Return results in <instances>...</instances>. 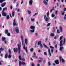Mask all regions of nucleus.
Instances as JSON below:
<instances>
[{
	"mask_svg": "<svg viewBox=\"0 0 66 66\" xmlns=\"http://www.w3.org/2000/svg\"><path fill=\"white\" fill-rule=\"evenodd\" d=\"M4 41V43L5 44H6V43H7V42H6V40H5Z\"/></svg>",
	"mask_w": 66,
	"mask_h": 66,
	"instance_id": "56",
	"label": "nucleus"
},
{
	"mask_svg": "<svg viewBox=\"0 0 66 66\" xmlns=\"http://www.w3.org/2000/svg\"><path fill=\"white\" fill-rule=\"evenodd\" d=\"M21 38L22 40V45H23V36H21Z\"/></svg>",
	"mask_w": 66,
	"mask_h": 66,
	"instance_id": "8",
	"label": "nucleus"
},
{
	"mask_svg": "<svg viewBox=\"0 0 66 66\" xmlns=\"http://www.w3.org/2000/svg\"><path fill=\"white\" fill-rule=\"evenodd\" d=\"M55 14L56 15H57V11H55Z\"/></svg>",
	"mask_w": 66,
	"mask_h": 66,
	"instance_id": "46",
	"label": "nucleus"
},
{
	"mask_svg": "<svg viewBox=\"0 0 66 66\" xmlns=\"http://www.w3.org/2000/svg\"><path fill=\"white\" fill-rule=\"evenodd\" d=\"M54 10H55V9H54V7H53L52 8V9L51 10H50V13H51L53 11H54Z\"/></svg>",
	"mask_w": 66,
	"mask_h": 66,
	"instance_id": "25",
	"label": "nucleus"
},
{
	"mask_svg": "<svg viewBox=\"0 0 66 66\" xmlns=\"http://www.w3.org/2000/svg\"><path fill=\"white\" fill-rule=\"evenodd\" d=\"M54 34L53 33H51L50 35L51 36H52L53 37V36H54Z\"/></svg>",
	"mask_w": 66,
	"mask_h": 66,
	"instance_id": "22",
	"label": "nucleus"
},
{
	"mask_svg": "<svg viewBox=\"0 0 66 66\" xmlns=\"http://www.w3.org/2000/svg\"><path fill=\"white\" fill-rule=\"evenodd\" d=\"M57 35H56L54 37V38L55 39H56L57 38Z\"/></svg>",
	"mask_w": 66,
	"mask_h": 66,
	"instance_id": "32",
	"label": "nucleus"
},
{
	"mask_svg": "<svg viewBox=\"0 0 66 66\" xmlns=\"http://www.w3.org/2000/svg\"><path fill=\"white\" fill-rule=\"evenodd\" d=\"M50 48H51V49H52L51 50V53H52L53 52V49H54V47H53V46H50Z\"/></svg>",
	"mask_w": 66,
	"mask_h": 66,
	"instance_id": "5",
	"label": "nucleus"
},
{
	"mask_svg": "<svg viewBox=\"0 0 66 66\" xmlns=\"http://www.w3.org/2000/svg\"><path fill=\"white\" fill-rule=\"evenodd\" d=\"M6 4V3L4 2L3 4H2L1 5V6L2 7H4V6Z\"/></svg>",
	"mask_w": 66,
	"mask_h": 66,
	"instance_id": "19",
	"label": "nucleus"
},
{
	"mask_svg": "<svg viewBox=\"0 0 66 66\" xmlns=\"http://www.w3.org/2000/svg\"><path fill=\"white\" fill-rule=\"evenodd\" d=\"M42 41H39L38 43V45H39L40 44H42Z\"/></svg>",
	"mask_w": 66,
	"mask_h": 66,
	"instance_id": "28",
	"label": "nucleus"
},
{
	"mask_svg": "<svg viewBox=\"0 0 66 66\" xmlns=\"http://www.w3.org/2000/svg\"><path fill=\"white\" fill-rule=\"evenodd\" d=\"M43 45H44V48H46V49H48V46H47L46 45H45V44H43Z\"/></svg>",
	"mask_w": 66,
	"mask_h": 66,
	"instance_id": "24",
	"label": "nucleus"
},
{
	"mask_svg": "<svg viewBox=\"0 0 66 66\" xmlns=\"http://www.w3.org/2000/svg\"><path fill=\"white\" fill-rule=\"evenodd\" d=\"M60 31L61 32H62V27H60Z\"/></svg>",
	"mask_w": 66,
	"mask_h": 66,
	"instance_id": "31",
	"label": "nucleus"
},
{
	"mask_svg": "<svg viewBox=\"0 0 66 66\" xmlns=\"http://www.w3.org/2000/svg\"><path fill=\"white\" fill-rule=\"evenodd\" d=\"M19 66H21V65H26V63L23 62H22L20 61H19Z\"/></svg>",
	"mask_w": 66,
	"mask_h": 66,
	"instance_id": "3",
	"label": "nucleus"
},
{
	"mask_svg": "<svg viewBox=\"0 0 66 66\" xmlns=\"http://www.w3.org/2000/svg\"><path fill=\"white\" fill-rule=\"evenodd\" d=\"M21 60H22L23 61H25V59L24 58H23Z\"/></svg>",
	"mask_w": 66,
	"mask_h": 66,
	"instance_id": "45",
	"label": "nucleus"
},
{
	"mask_svg": "<svg viewBox=\"0 0 66 66\" xmlns=\"http://www.w3.org/2000/svg\"><path fill=\"white\" fill-rule=\"evenodd\" d=\"M8 32H9V31L7 30H5V33L6 34H7L8 33Z\"/></svg>",
	"mask_w": 66,
	"mask_h": 66,
	"instance_id": "30",
	"label": "nucleus"
},
{
	"mask_svg": "<svg viewBox=\"0 0 66 66\" xmlns=\"http://www.w3.org/2000/svg\"><path fill=\"white\" fill-rule=\"evenodd\" d=\"M51 24V23H49L47 25V27L49 26Z\"/></svg>",
	"mask_w": 66,
	"mask_h": 66,
	"instance_id": "36",
	"label": "nucleus"
},
{
	"mask_svg": "<svg viewBox=\"0 0 66 66\" xmlns=\"http://www.w3.org/2000/svg\"><path fill=\"white\" fill-rule=\"evenodd\" d=\"M35 35H36V36H37V35H38V34H37V33L36 32V33H35Z\"/></svg>",
	"mask_w": 66,
	"mask_h": 66,
	"instance_id": "62",
	"label": "nucleus"
},
{
	"mask_svg": "<svg viewBox=\"0 0 66 66\" xmlns=\"http://www.w3.org/2000/svg\"><path fill=\"white\" fill-rule=\"evenodd\" d=\"M37 14H38V12H37V13H35V14L33 15V16H36Z\"/></svg>",
	"mask_w": 66,
	"mask_h": 66,
	"instance_id": "47",
	"label": "nucleus"
},
{
	"mask_svg": "<svg viewBox=\"0 0 66 66\" xmlns=\"http://www.w3.org/2000/svg\"><path fill=\"white\" fill-rule=\"evenodd\" d=\"M55 63L56 64H59V60H55Z\"/></svg>",
	"mask_w": 66,
	"mask_h": 66,
	"instance_id": "13",
	"label": "nucleus"
},
{
	"mask_svg": "<svg viewBox=\"0 0 66 66\" xmlns=\"http://www.w3.org/2000/svg\"><path fill=\"white\" fill-rule=\"evenodd\" d=\"M12 16L14 17V16H15V12H12Z\"/></svg>",
	"mask_w": 66,
	"mask_h": 66,
	"instance_id": "21",
	"label": "nucleus"
},
{
	"mask_svg": "<svg viewBox=\"0 0 66 66\" xmlns=\"http://www.w3.org/2000/svg\"><path fill=\"white\" fill-rule=\"evenodd\" d=\"M62 43H63V40H61L60 42V45L61 47L60 48L59 50H60V51H62L63 49V47H62V46H63Z\"/></svg>",
	"mask_w": 66,
	"mask_h": 66,
	"instance_id": "1",
	"label": "nucleus"
},
{
	"mask_svg": "<svg viewBox=\"0 0 66 66\" xmlns=\"http://www.w3.org/2000/svg\"><path fill=\"white\" fill-rule=\"evenodd\" d=\"M30 51L31 52H32L33 51V48H32L30 49Z\"/></svg>",
	"mask_w": 66,
	"mask_h": 66,
	"instance_id": "39",
	"label": "nucleus"
},
{
	"mask_svg": "<svg viewBox=\"0 0 66 66\" xmlns=\"http://www.w3.org/2000/svg\"><path fill=\"white\" fill-rule=\"evenodd\" d=\"M53 32H54L55 31V28H54V27H53Z\"/></svg>",
	"mask_w": 66,
	"mask_h": 66,
	"instance_id": "40",
	"label": "nucleus"
},
{
	"mask_svg": "<svg viewBox=\"0 0 66 66\" xmlns=\"http://www.w3.org/2000/svg\"><path fill=\"white\" fill-rule=\"evenodd\" d=\"M57 33H58L59 34L60 33V30H59V29L57 30Z\"/></svg>",
	"mask_w": 66,
	"mask_h": 66,
	"instance_id": "44",
	"label": "nucleus"
},
{
	"mask_svg": "<svg viewBox=\"0 0 66 66\" xmlns=\"http://www.w3.org/2000/svg\"><path fill=\"white\" fill-rule=\"evenodd\" d=\"M15 20L14 19L13 20V25L14 26H17V24L16 23V22H15Z\"/></svg>",
	"mask_w": 66,
	"mask_h": 66,
	"instance_id": "9",
	"label": "nucleus"
},
{
	"mask_svg": "<svg viewBox=\"0 0 66 66\" xmlns=\"http://www.w3.org/2000/svg\"><path fill=\"white\" fill-rule=\"evenodd\" d=\"M44 54L45 55H47V52H44Z\"/></svg>",
	"mask_w": 66,
	"mask_h": 66,
	"instance_id": "35",
	"label": "nucleus"
},
{
	"mask_svg": "<svg viewBox=\"0 0 66 66\" xmlns=\"http://www.w3.org/2000/svg\"><path fill=\"white\" fill-rule=\"evenodd\" d=\"M64 13H65V12H63L62 13V16H64Z\"/></svg>",
	"mask_w": 66,
	"mask_h": 66,
	"instance_id": "54",
	"label": "nucleus"
},
{
	"mask_svg": "<svg viewBox=\"0 0 66 66\" xmlns=\"http://www.w3.org/2000/svg\"><path fill=\"white\" fill-rule=\"evenodd\" d=\"M35 31V30H34V29H32V30H31L30 31V32H34Z\"/></svg>",
	"mask_w": 66,
	"mask_h": 66,
	"instance_id": "34",
	"label": "nucleus"
},
{
	"mask_svg": "<svg viewBox=\"0 0 66 66\" xmlns=\"http://www.w3.org/2000/svg\"><path fill=\"white\" fill-rule=\"evenodd\" d=\"M16 28H17V29H15V31L16 33H19V30L18 29V27H16Z\"/></svg>",
	"mask_w": 66,
	"mask_h": 66,
	"instance_id": "15",
	"label": "nucleus"
},
{
	"mask_svg": "<svg viewBox=\"0 0 66 66\" xmlns=\"http://www.w3.org/2000/svg\"><path fill=\"white\" fill-rule=\"evenodd\" d=\"M55 15H54V14H52V17H54Z\"/></svg>",
	"mask_w": 66,
	"mask_h": 66,
	"instance_id": "58",
	"label": "nucleus"
},
{
	"mask_svg": "<svg viewBox=\"0 0 66 66\" xmlns=\"http://www.w3.org/2000/svg\"><path fill=\"white\" fill-rule=\"evenodd\" d=\"M2 14L3 16H6V13L4 12H2Z\"/></svg>",
	"mask_w": 66,
	"mask_h": 66,
	"instance_id": "10",
	"label": "nucleus"
},
{
	"mask_svg": "<svg viewBox=\"0 0 66 66\" xmlns=\"http://www.w3.org/2000/svg\"><path fill=\"white\" fill-rule=\"evenodd\" d=\"M19 59L20 60H22V59H21V55L19 56Z\"/></svg>",
	"mask_w": 66,
	"mask_h": 66,
	"instance_id": "33",
	"label": "nucleus"
},
{
	"mask_svg": "<svg viewBox=\"0 0 66 66\" xmlns=\"http://www.w3.org/2000/svg\"><path fill=\"white\" fill-rule=\"evenodd\" d=\"M4 1H5V0H0V3H2Z\"/></svg>",
	"mask_w": 66,
	"mask_h": 66,
	"instance_id": "37",
	"label": "nucleus"
},
{
	"mask_svg": "<svg viewBox=\"0 0 66 66\" xmlns=\"http://www.w3.org/2000/svg\"><path fill=\"white\" fill-rule=\"evenodd\" d=\"M5 39H6L5 37H2V39L3 41H4Z\"/></svg>",
	"mask_w": 66,
	"mask_h": 66,
	"instance_id": "18",
	"label": "nucleus"
},
{
	"mask_svg": "<svg viewBox=\"0 0 66 66\" xmlns=\"http://www.w3.org/2000/svg\"><path fill=\"white\" fill-rule=\"evenodd\" d=\"M5 10V9L4 8H3L2 12H4V11Z\"/></svg>",
	"mask_w": 66,
	"mask_h": 66,
	"instance_id": "53",
	"label": "nucleus"
},
{
	"mask_svg": "<svg viewBox=\"0 0 66 66\" xmlns=\"http://www.w3.org/2000/svg\"><path fill=\"white\" fill-rule=\"evenodd\" d=\"M10 17L12 18V15H11V13H10Z\"/></svg>",
	"mask_w": 66,
	"mask_h": 66,
	"instance_id": "63",
	"label": "nucleus"
},
{
	"mask_svg": "<svg viewBox=\"0 0 66 66\" xmlns=\"http://www.w3.org/2000/svg\"><path fill=\"white\" fill-rule=\"evenodd\" d=\"M40 46L41 48H43V45H42V44H41L40 45Z\"/></svg>",
	"mask_w": 66,
	"mask_h": 66,
	"instance_id": "52",
	"label": "nucleus"
},
{
	"mask_svg": "<svg viewBox=\"0 0 66 66\" xmlns=\"http://www.w3.org/2000/svg\"><path fill=\"white\" fill-rule=\"evenodd\" d=\"M45 19L46 21H47L49 20V19L48 18H47V17H46V18Z\"/></svg>",
	"mask_w": 66,
	"mask_h": 66,
	"instance_id": "26",
	"label": "nucleus"
},
{
	"mask_svg": "<svg viewBox=\"0 0 66 66\" xmlns=\"http://www.w3.org/2000/svg\"><path fill=\"white\" fill-rule=\"evenodd\" d=\"M34 20H35V19L34 18H31V21H34Z\"/></svg>",
	"mask_w": 66,
	"mask_h": 66,
	"instance_id": "48",
	"label": "nucleus"
},
{
	"mask_svg": "<svg viewBox=\"0 0 66 66\" xmlns=\"http://www.w3.org/2000/svg\"><path fill=\"white\" fill-rule=\"evenodd\" d=\"M10 8L11 9H13V6H11Z\"/></svg>",
	"mask_w": 66,
	"mask_h": 66,
	"instance_id": "59",
	"label": "nucleus"
},
{
	"mask_svg": "<svg viewBox=\"0 0 66 66\" xmlns=\"http://www.w3.org/2000/svg\"><path fill=\"white\" fill-rule=\"evenodd\" d=\"M13 50L15 52H18V48H17L16 49L14 48Z\"/></svg>",
	"mask_w": 66,
	"mask_h": 66,
	"instance_id": "11",
	"label": "nucleus"
},
{
	"mask_svg": "<svg viewBox=\"0 0 66 66\" xmlns=\"http://www.w3.org/2000/svg\"><path fill=\"white\" fill-rule=\"evenodd\" d=\"M46 15H44V19H45V18H46Z\"/></svg>",
	"mask_w": 66,
	"mask_h": 66,
	"instance_id": "50",
	"label": "nucleus"
},
{
	"mask_svg": "<svg viewBox=\"0 0 66 66\" xmlns=\"http://www.w3.org/2000/svg\"><path fill=\"white\" fill-rule=\"evenodd\" d=\"M18 47L19 53L20 54V47H21V45L20 44H18Z\"/></svg>",
	"mask_w": 66,
	"mask_h": 66,
	"instance_id": "4",
	"label": "nucleus"
},
{
	"mask_svg": "<svg viewBox=\"0 0 66 66\" xmlns=\"http://www.w3.org/2000/svg\"><path fill=\"white\" fill-rule=\"evenodd\" d=\"M6 18H7V20L10 19V16H9V15H7Z\"/></svg>",
	"mask_w": 66,
	"mask_h": 66,
	"instance_id": "27",
	"label": "nucleus"
},
{
	"mask_svg": "<svg viewBox=\"0 0 66 66\" xmlns=\"http://www.w3.org/2000/svg\"><path fill=\"white\" fill-rule=\"evenodd\" d=\"M48 53L49 54V55L50 56V57L51 56V53L50 52V49H48Z\"/></svg>",
	"mask_w": 66,
	"mask_h": 66,
	"instance_id": "12",
	"label": "nucleus"
},
{
	"mask_svg": "<svg viewBox=\"0 0 66 66\" xmlns=\"http://www.w3.org/2000/svg\"><path fill=\"white\" fill-rule=\"evenodd\" d=\"M62 38H63V36H62L60 38V39H59V41H60V40H61V39H62Z\"/></svg>",
	"mask_w": 66,
	"mask_h": 66,
	"instance_id": "38",
	"label": "nucleus"
},
{
	"mask_svg": "<svg viewBox=\"0 0 66 66\" xmlns=\"http://www.w3.org/2000/svg\"><path fill=\"white\" fill-rule=\"evenodd\" d=\"M49 12H48L47 13V16L48 17H49Z\"/></svg>",
	"mask_w": 66,
	"mask_h": 66,
	"instance_id": "43",
	"label": "nucleus"
},
{
	"mask_svg": "<svg viewBox=\"0 0 66 66\" xmlns=\"http://www.w3.org/2000/svg\"><path fill=\"white\" fill-rule=\"evenodd\" d=\"M25 42L26 44V45H27V44L28 43V39H25Z\"/></svg>",
	"mask_w": 66,
	"mask_h": 66,
	"instance_id": "23",
	"label": "nucleus"
},
{
	"mask_svg": "<svg viewBox=\"0 0 66 66\" xmlns=\"http://www.w3.org/2000/svg\"><path fill=\"white\" fill-rule=\"evenodd\" d=\"M32 66H35V64H34V63H32L31 64Z\"/></svg>",
	"mask_w": 66,
	"mask_h": 66,
	"instance_id": "57",
	"label": "nucleus"
},
{
	"mask_svg": "<svg viewBox=\"0 0 66 66\" xmlns=\"http://www.w3.org/2000/svg\"><path fill=\"white\" fill-rule=\"evenodd\" d=\"M8 52L9 53V55H8V58L9 59H10V58H11V57H12V52H11L10 49L9 50Z\"/></svg>",
	"mask_w": 66,
	"mask_h": 66,
	"instance_id": "2",
	"label": "nucleus"
},
{
	"mask_svg": "<svg viewBox=\"0 0 66 66\" xmlns=\"http://www.w3.org/2000/svg\"><path fill=\"white\" fill-rule=\"evenodd\" d=\"M43 3L45 5H47V2L45 0H44L43 2Z\"/></svg>",
	"mask_w": 66,
	"mask_h": 66,
	"instance_id": "17",
	"label": "nucleus"
},
{
	"mask_svg": "<svg viewBox=\"0 0 66 66\" xmlns=\"http://www.w3.org/2000/svg\"><path fill=\"white\" fill-rule=\"evenodd\" d=\"M7 57H8V53H6L5 55L4 58L5 59H7Z\"/></svg>",
	"mask_w": 66,
	"mask_h": 66,
	"instance_id": "16",
	"label": "nucleus"
},
{
	"mask_svg": "<svg viewBox=\"0 0 66 66\" xmlns=\"http://www.w3.org/2000/svg\"><path fill=\"white\" fill-rule=\"evenodd\" d=\"M45 42H46L47 40H48V38H46L45 39Z\"/></svg>",
	"mask_w": 66,
	"mask_h": 66,
	"instance_id": "51",
	"label": "nucleus"
},
{
	"mask_svg": "<svg viewBox=\"0 0 66 66\" xmlns=\"http://www.w3.org/2000/svg\"><path fill=\"white\" fill-rule=\"evenodd\" d=\"M59 59H60V61H62V63H64L65 62V61L62 58V57H59Z\"/></svg>",
	"mask_w": 66,
	"mask_h": 66,
	"instance_id": "7",
	"label": "nucleus"
},
{
	"mask_svg": "<svg viewBox=\"0 0 66 66\" xmlns=\"http://www.w3.org/2000/svg\"><path fill=\"white\" fill-rule=\"evenodd\" d=\"M57 44H56L55 46V48H57Z\"/></svg>",
	"mask_w": 66,
	"mask_h": 66,
	"instance_id": "61",
	"label": "nucleus"
},
{
	"mask_svg": "<svg viewBox=\"0 0 66 66\" xmlns=\"http://www.w3.org/2000/svg\"><path fill=\"white\" fill-rule=\"evenodd\" d=\"M30 28L31 29H35V26H31L30 27Z\"/></svg>",
	"mask_w": 66,
	"mask_h": 66,
	"instance_id": "20",
	"label": "nucleus"
},
{
	"mask_svg": "<svg viewBox=\"0 0 66 66\" xmlns=\"http://www.w3.org/2000/svg\"><path fill=\"white\" fill-rule=\"evenodd\" d=\"M25 47H26V45L25 44H24L23 48L24 50H25V49L26 52H27V51H28L27 49H28V48H27V47H26L25 48Z\"/></svg>",
	"mask_w": 66,
	"mask_h": 66,
	"instance_id": "6",
	"label": "nucleus"
},
{
	"mask_svg": "<svg viewBox=\"0 0 66 66\" xmlns=\"http://www.w3.org/2000/svg\"><path fill=\"white\" fill-rule=\"evenodd\" d=\"M38 62L39 63H40V62H42V60H39L38 61Z\"/></svg>",
	"mask_w": 66,
	"mask_h": 66,
	"instance_id": "55",
	"label": "nucleus"
},
{
	"mask_svg": "<svg viewBox=\"0 0 66 66\" xmlns=\"http://www.w3.org/2000/svg\"><path fill=\"white\" fill-rule=\"evenodd\" d=\"M64 42H65V41H66V39H65V38H64Z\"/></svg>",
	"mask_w": 66,
	"mask_h": 66,
	"instance_id": "64",
	"label": "nucleus"
},
{
	"mask_svg": "<svg viewBox=\"0 0 66 66\" xmlns=\"http://www.w3.org/2000/svg\"><path fill=\"white\" fill-rule=\"evenodd\" d=\"M29 3L30 5H32V3H33V1L31 0L29 1Z\"/></svg>",
	"mask_w": 66,
	"mask_h": 66,
	"instance_id": "14",
	"label": "nucleus"
},
{
	"mask_svg": "<svg viewBox=\"0 0 66 66\" xmlns=\"http://www.w3.org/2000/svg\"><path fill=\"white\" fill-rule=\"evenodd\" d=\"M48 66H50V65H51V63H50V62H48Z\"/></svg>",
	"mask_w": 66,
	"mask_h": 66,
	"instance_id": "41",
	"label": "nucleus"
},
{
	"mask_svg": "<svg viewBox=\"0 0 66 66\" xmlns=\"http://www.w3.org/2000/svg\"><path fill=\"white\" fill-rule=\"evenodd\" d=\"M3 50H4V49L2 48V47H1L0 48V51H3Z\"/></svg>",
	"mask_w": 66,
	"mask_h": 66,
	"instance_id": "29",
	"label": "nucleus"
},
{
	"mask_svg": "<svg viewBox=\"0 0 66 66\" xmlns=\"http://www.w3.org/2000/svg\"><path fill=\"white\" fill-rule=\"evenodd\" d=\"M64 11H66V8H64L63 10Z\"/></svg>",
	"mask_w": 66,
	"mask_h": 66,
	"instance_id": "60",
	"label": "nucleus"
},
{
	"mask_svg": "<svg viewBox=\"0 0 66 66\" xmlns=\"http://www.w3.org/2000/svg\"><path fill=\"white\" fill-rule=\"evenodd\" d=\"M31 12L29 10H28V14H30V13H31Z\"/></svg>",
	"mask_w": 66,
	"mask_h": 66,
	"instance_id": "49",
	"label": "nucleus"
},
{
	"mask_svg": "<svg viewBox=\"0 0 66 66\" xmlns=\"http://www.w3.org/2000/svg\"><path fill=\"white\" fill-rule=\"evenodd\" d=\"M7 35L8 36H10L11 35H10V33L9 32L7 34Z\"/></svg>",
	"mask_w": 66,
	"mask_h": 66,
	"instance_id": "42",
	"label": "nucleus"
}]
</instances>
